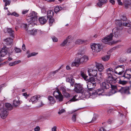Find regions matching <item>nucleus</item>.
I'll list each match as a JSON object with an SVG mask.
<instances>
[{"mask_svg": "<svg viewBox=\"0 0 131 131\" xmlns=\"http://www.w3.org/2000/svg\"><path fill=\"white\" fill-rule=\"evenodd\" d=\"M114 88L113 94L115 93L119 92L122 94H128L129 93V87H122L118 85H115L113 86Z\"/></svg>", "mask_w": 131, "mask_h": 131, "instance_id": "f257e3e1", "label": "nucleus"}, {"mask_svg": "<svg viewBox=\"0 0 131 131\" xmlns=\"http://www.w3.org/2000/svg\"><path fill=\"white\" fill-rule=\"evenodd\" d=\"M113 92V90L110 91L109 92H105L103 89H98L96 91H93L92 92V95H106L108 96L112 95V92Z\"/></svg>", "mask_w": 131, "mask_h": 131, "instance_id": "f03ea898", "label": "nucleus"}, {"mask_svg": "<svg viewBox=\"0 0 131 131\" xmlns=\"http://www.w3.org/2000/svg\"><path fill=\"white\" fill-rule=\"evenodd\" d=\"M113 72H114V70H113V69L111 68H107L106 70L108 80L110 81V83H116L117 81V78L113 77L112 74Z\"/></svg>", "mask_w": 131, "mask_h": 131, "instance_id": "7ed1b4c3", "label": "nucleus"}, {"mask_svg": "<svg viewBox=\"0 0 131 131\" xmlns=\"http://www.w3.org/2000/svg\"><path fill=\"white\" fill-rule=\"evenodd\" d=\"M38 18L37 13L34 11H32L29 14L26 20L27 22L30 21H37Z\"/></svg>", "mask_w": 131, "mask_h": 131, "instance_id": "20e7f679", "label": "nucleus"}, {"mask_svg": "<svg viewBox=\"0 0 131 131\" xmlns=\"http://www.w3.org/2000/svg\"><path fill=\"white\" fill-rule=\"evenodd\" d=\"M0 105V116L2 119L6 118L8 114V112L5 109L4 104Z\"/></svg>", "mask_w": 131, "mask_h": 131, "instance_id": "39448f33", "label": "nucleus"}, {"mask_svg": "<svg viewBox=\"0 0 131 131\" xmlns=\"http://www.w3.org/2000/svg\"><path fill=\"white\" fill-rule=\"evenodd\" d=\"M56 89V91H55L53 92V95L57 100H58L60 102H62L63 100V96L60 92L58 88H57Z\"/></svg>", "mask_w": 131, "mask_h": 131, "instance_id": "423d86ee", "label": "nucleus"}, {"mask_svg": "<svg viewBox=\"0 0 131 131\" xmlns=\"http://www.w3.org/2000/svg\"><path fill=\"white\" fill-rule=\"evenodd\" d=\"M107 82H103L102 84L101 85L102 88L103 89H108L110 86L112 89L111 91L114 90V88L113 86H115V85H113L112 84H114L115 83H110V81L108 80L107 79Z\"/></svg>", "mask_w": 131, "mask_h": 131, "instance_id": "0eeeda50", "label": "nucleus"}, {"mask_svg": "<svg viewBox=\"0 0 131 131\" xmlns=\"http://www.w3.org/2000/svg\"><path fill=\"white\" fill-rule=\"evenodd\" d=\"M82 77L84 80L88 81V83L90 82L91 83H95V79L93 77L90 78L87 76L83 72L81 71L80 73Z\"/></svg>", "mask_w": 131, "mask_h": 131, "instance_id": "6e6552de", "label": "nucleus"}, {"mask_svg": "<svg viewBox=\"0 0 131 131\" xmlns=\"http://www.w3.org/2000/svg\"><path fill=\"white\" fill-rule=\"evenodd\" d=\"M113 34L111 33L110 35H108L102 40V42L105 44L108 45L111 44L112 43L110 41L112 40L113 37Z\"/></svg>", "mask_w": 131, "mask_h": 131, "instance_id": "1a4fd4ad", "label": "nucleus"}, {"mask_svg": "<svg viewBox=\"0 0 131 131\" xmlns=\"http://www.w3.org/2000/svg\"><path fill=\"white\" fill-rule=\"evenodd\" d=\"M74 90L77 93H83L84 91V88L80 84H77L75 85Z\"/></svg>", "mask_w": 131, "mask_h": 131, "instance_id": "9d476101", "label": "nucleus"}, {"mask_svg": "<svg viewBox=\"0 0 131 131\" xmlns=\"http://www.w3.org/2000/svg\"><path fill=\"white\" fill-rule=\"evenodd\" d=\"M124 66L123 65L116 67L114 69L115 73L119 75H121L124 72V69L123 68Z\"/></svg>", "mask_w": 131, "mask_h": 131, "instance_id": "9b49d317", "label": "nucleus"}, {"mask_svg": "<svg viewBox=\"0 0 131 131\" xmlns=\"http://www.w3.org/2000/svg\"><path fill=\"white\" fill-rule=\"evenodd\" d=\"M91 47L93 51L96 53L100 51L101 49V46L99 44L94 43L91 46Z\"/></svg>", "mask_w": 131, "mask_h": 131, "instance_id": "f8f14e48", "label": "nucleus"}, {"mask_svg": "<svg viewBox=\"0 0 131 131\" xmlns=\"http://www.w3.org/2000/svg\"><path fill=\"white\" fill-rule=\"evenodd\" d=\"M122 77L129 79L131 78V69H126Z\"/></svg>", "mask_w": 131, "mask_h": 131, "instance_id": "ddd939ff", "label": "nucleus"}, {"mask_svg": "<svg viewBox=\"0 0 131 131\" xmlns=\"http://www.w3.org/2000/svg\"><path fill=\"white\" fill-rule=\"evenodd\" d=\"M8 49L5 46H3L0 51V56L2 57H4L7 53Z\"/></svg>", "mask_w": 131, "mask_h": 131, "instance_id": "4468645a", "label": "nucleus"}, {"mask_svg": "<svg viewBox=\"0 0 131 131\" xmlns=\"http://www.w3.org/2000/svg\"><path fill=\"white\" fill-rule=\"evenodd\" d=\"M88 72L90 76L96 77L97 72L96 70L90 69L88 71Z\"/></svg>", "mask_w": 131, "mask_h": 131, "instance_id": "2eb2a0df", "label": "nucleus"}, {"mask_svg": "<svg viewBox=\"0 0 131 131\" xmlns=\"http://www.w3.org/2000/svg\"><path fill=\"white\" fill-rule=\"evenodd\" d=\"M40 99V96L39 95L31 97V99L29 100V102H32V104L36 103L38 100Z\"/></svg>", "mask_w": 131, "mask_h": 131, "instance_id": "dca6fc26", "label": "nucleus"}, {"mask_svg": "<svg viewBox=\"0 0 131 131\" xmlns=\"http://www.w3.org/2000/svg\"><path fill=\"white\" fill-rule=\"evenodd\" d=\"M77 59L78 62L80 64L83 63L84 62H86L88 59V58L87 56H84L81 58H77Z\"/></svg>", "mask_w": 131, "mask_h": 131, "instance_id": "f3484780", "label": "nucleus"}, {"mask_svg": "<svg viewBox=\"0 0 131 131\" xmlns=\"http://www.w3.org/2000/svg\"><path fill=\"white\" fill-rule=\"evenodd\" d=\"M87 88L90 91H92L95 88L96 85V83H91L90 82L88 83Z\"/></svg>", "mask_w": 131, "mask_h": 131, "instance_id": "a211bd4d", "label": "nucleus"}, {"mask_svg": "<svg viewBox=\"0 0 131 131\" xmlns=\"http://www.w3.org/2000/svg\"><path fill=\"white\" fill-rule=\"evenodd\" d=\"M47 17L46 16L41 17L39 18L38 20L41 24H44L47 22Z\"/></svg>", "mask_w": 131, "mask_h": 131, "instance_id": "6ab92c4d", "label": "nucleus"}, {"mask_svg": "<svg viewBox=\"0 0 131 131\" xmlns=\"http://www.w3.org/2000/svg\"><path fill=\"white\" fill-rule=\"evenodd\" d=\"M82 94V96L83 97L87 98L90 95H91V94H92V92H89L88 91H86L84 90V91L83 93Z\"/></svg>", "mask_w": 131, "mask_h": 131, "instance_id": "aec40b11", "label": "nucleus"}, {"mask_svg": "<svg viewBox=\"0 0 131 131\" xmlns=\"http://www.w3.org/2000/svg\"><path fill=\"white\" fill-rule=\"evenodd\" d=\"M6 43L5 44L7 45H11L13 41V40L10 38H7L4 40Z\"/></svg>", "mask_w": 131, "mask_h": 131, "instance_id": "412c9836", "label": "nucleus"}, {"mask_svg": "<svg viewBox=\"0 0 131 131\" xmlns=\"http://www.w3.org/2000/svg\"><path fill=\"white\" fill-rule=\"evenodd\" d=\"M95 66L96 68L98 69V71H102L104 69L103 66L101 64L96 63Z\"/></svg>", "mask_w": 131, "mask_h": 131, "instance_id": "4be33fe9", "label": "nucleus"}, {"mask_svg": "<svg viewBox=\"0 0 131 131\" xmlns=\"http://www.w3.org/2000/svg\"><path fill=\"white\" fill-rule=\"evenodd\" d=\"M54 13L51 10H48L47 12V18H52L54 14Z\"/></svg>", "mask_w": 131, "mask_h": 131, "instance_id": "5701e85b", "label": "nucleus"}, {"mask_svg": "<svg viewBox=\"0 0 131 131\" xmlns=\"http://www.w3.org/2000/svg\"><path fill=\"white\" fill-rule=\"evenodd\" d=\"M66 81L70 83L71 85L72 86L74 84V80L71 78H68L66 79Z\"/></svg>", "mask_w": 131, "mask_h": 131, "instance_id": "b1692460", "label": "nucleus"}, {"mask_svg": "<svg viewBox=\"0 0 131 131\" xmlns=\"http://www.w3.org/2000/svg\"><path fill=\"white\" fill-rule=\"evenodd\" d=\"M107 2V0H99V2L97 3V4L99 7H101L102 5L106 3Z\"/></svg>", "mask_w": 131, "mask_h": 131, "instance_id": "393cba45", "label": "nucleus"}, {"mask_svg": "<svg viewBox=\"0 0 131 131\" xmlns=\"http://www.w3.org/2000/svg\"><path fill=\"white\" fill-rule=\"evenodd\" d=\"M5 108L6 110H11L13 109L12 105L10 103H6L5 104Z\"/></svg>", "mask_w": 131, "mask_h": 131, "instance_id": "a878e982", "label": "nucleus"}, {"mask_svg": "<svg viewBox=\"0 0 131 131\" xmlns=\"http://www.w3.org/2000/svg\"><path fill=\"white\" fill-rule=\"evenodd\" d=\"M28 33L30 35H35L37 34V30L36 29H33L31 30H29L27 31Z\"/></svg>", "mask_w": 131, "mask_h": 131, "instance_id": "bb28decb", "label": "nucleus"}, {"mask_svg": "<svg viewBox=\"0 0 131 131\" xmlns=\"http://www.w3.org/2000/svg\"><path fill=\"white\" fill-rule=\"evenodd\" d=\"M99 74L96 78L97 80L98 81V82L100 83L102 81L103 77L102 75V73H100Z\"/></svg>", "mask_w": 131, "mask_h": 131, "instance_id": "cd10ccee", "label": "nucleus"}, {"mask_svg": "<svg viewBox=\"0 0 131 131\" xmlns=\"http://www.w3.org/2000/svg\"><path fill=\"white\" fill-rule=\"evenodd\" d=\"M123 3L124 5L125 8L126 9L128 8L130 5V2H129L127 0H124Z\"/></svg>", "mask_w": 131, "mask_h": 131, "instance_id": "c85d7f7f", "label": "nucleus"}, {"mask_svg": "<svg viewBox=\"0 0 131 131\" xmlns=\"http://www.w3.org/2000/svg\"><path fill=\"white\" fill-rule=\"evenodd\" d=\"M77 95H75L73 97L70 99L68 101L66 102V104H69L71 102H74L78 100V99H76V97H77Z\"/></svg>", "mask_w": 131, "mask_h": 131, "instance_id": "c756f323", "label": "nucleus"}, {"mask_svg": "<svg viewBox=\"0 0 131 131\" xmlns=\"http://www.w3.org/2000/svg\"><path fill=\"white\" fill-rule=\"evenodd\" d=\"M20 101H17L16 100H14L13 101V104L14 106L16 107L19 105L21 103Z\"/></svg>", "mask_w": 131, "mask_h": 131, "instance_id": "7c9ffc66", "label": "nucleus"}, {"mask_svg": "<svg viewBox=\"0 0 131 131\" xmlns=\"http://www.w3.org/2000/svg\"><path fill=\"white\" fill-rule=\"evenodd\" d=\"M7 31L11 36L13 37H14V31L12 30V28H7Z\"/></svg>", "mask_w": 131, "mask_h": 131, "instance_id": "2f4dec72", "label": "nucleus"}, {"mask_svg": "<svg viewBox=\"0 0 131 131\" xmlns=\"http://www.w3.org/2000/svg\"><path fill=\"white\" fill-rule=\"evenodd\" d=\"M20 60L16 61L13 62L9 63V65L10 66H13L20 62Z\"/></svg>", "mask_w": 131, "mask_h": 131, "instance_id": "473e14b6", "label": "nucleus"}, {"mask_svg": "<svg viewBox=\"0 0 131 131\" xmlns=\"http://www.w3.org/2000/svg\"><path fill=\"white\" fill-rule=\"evenodd\" d=\"M48 99L50 102V104H53L56 102L54 97L51 96H50L49 97Z\"/></svg>", "mask_w": 131, "mask_h": 131, "instance_id": "72a5a7b5", "label": "nucleus"}, {"mask_svg": "<svg viewBox=\"0 0 131 131\" xmlns=\"http://www.w3.org/2000/svg\"><path fill=\"white\" fill-rule=\"evenodd\" d=\"M70 36H69L67 38L66 40H64V41L60 44V46H64L67 42L68 39L71 38Z\"/></svg>", "mask_w": 131, "mask_h": 131, "instance_id": "f704fd0d", "label": "nucleus"}, {"mask_svg": "<svg viewBox=\"0 0 131 131\" xmlns=\"http://www.w3.org/2000/svg\"><path fill=\"white\" fill-rule=\"evenodd\" d=\"M62 9L61 7L60 6H57L54 8V11L56 13H57Z\"/></svg>", "mask_w": 131, "mask_h": 131, "instance_id": "c9c22d12", "label": "nucleus"}, {"mask_svg": "<svg viewBox=\"0 0 131 131\" xmlns=\"http://www.w3.org/2000/svg\"><path fill=\"white\" fill-rule=\"evenodd\" d=\"M115 30H116V31H114V36L115 37H118V36L119 35V30L118 29H116L114 28L113 29V31Z\"/></svg>", "mask_w": 131, "mask_h": 131, "instance_id": "e433bc0d", "label": "nucleus"}, {"mask_svg": "<svg viewBox=\"0 0 131 131\" xmlns=\"http://www.w3.org/2000/svg\"><path fill=\"white\" fill-rule=\"evenodd\" d=\"M80 63L78 62L77 59L76 60V61L73 62L71 64L72 66H78Z\"/></svg>", "mask_w": 131, "mask_h": 131, "instance_id": "4c0bfd02", "label": "nucleus"}, {"mask_svg": "<svg viewBox=\"0 0 131 131\" xmlns=\"http://www.w3.org/2000/svg\"><path fill=\"white\" fill-rule=\"evenodd\" d=\"M49 19V23L50 26H51L52 23L54 22V19L52 18H48Z\"/></svg>", "mask_w": 131, "mask_h": 131, "instance_id": "58836bf2", "label": "nucleus"}, {"mask_svg": "<svg viewBox=\"0 0 131 131\" xmlns=\"http://www.w3.org/2000/svg\"><path fill=\"white\" fill-rule=\"evenodd\" d=\"M85 41V40H81L80 39H78L75 41V43L77 44H80L84 42Z\"/></svg>", "mask_w": 131, "mask_h": 131, "instance_id": "ea45409f", "label": "nucleus"}, {"mask_svg": "<svg viewBox=\"0 0 131 131\" xmlns=\"http://www.w3.org/2000/svg\"><path fill=\"white\" fill-rule=\"evenodd\" d=\"M110 58V57L109 56H105L102 58V59L104 61H107Z\"/></svg>", "mask_w": 131, "mask_h": 131, "instance_id": "a19ab883", "label": "nucleus"}, {"mask_svg": "<svg viewBox=\"0 0 131 131\" xmlns=\"http://www.w3.org/2000/svg\"><path fill=\"white\" fill-rule=\"evenodd\" d=\"M116 24L119 27L121 26L122 25V23L121 20H118L116 21Z\"/></svg>", "mask_w": 131, "mask_h": 131, "instance_id": "79ce46f5", "label": "nucleus"}, {"mask_svg": "<svg viewBox=\"0 0 131 131\" xmlns=\"http://www.w3.org/2000/svg\"><path fill=\"white\" fill-rule=\"evenodd\" d=\"M63 94L66 98H68L71 97L69 94L67 92H64Z\"/></svg>", "mask_w": 131, "mask_h": 131, "instance_id": "37998d69", "label": "nucleus"}, {"mask_svg": "<svg viewBox=\"0 0 131 131\" xmlns=\"http://www.w3.org/2000/svg\"><path fill=\"white\" fill-rule=\"evenodd\" d=\"M37 54H38V53H37H37H36L35 52H32V53H31L30 54H28V56H27V57H28V58H29L31 56H36V55Z\"/></svg>", "mask_w": 131, "mask_h": 131, "instance_id": "c03bdc74", "label": "nucleus"}, {"mask_svg": "<svg viewBox=\"0 0 131 131\" xmlns=\"http://www.w3.org/2000/svg\"><path fill=\"white\" fill-rule=\"evenodd\" d=\"M131 25V24L129 23L125 22L123 23L122 26L126 27H130Z\"/></svg>", "mask_w": 131, "mask_h": 131, "instance_id": "a18cd8bd", "label": "nucleus"}, {"mask_svg": "<svg viewBox=\"0 0 131 131\" xmlns=\"http://www.w3.org/2000/svg\"><path fill=\"white\" fill-rule=\"evenodd\" d=\"M34 21H30L28 22H30L29 24V26L31 27V26H34L36 25V24L34 22Z\"/></svg>", "mask_w": 131, "mask_h": 131, "instance_id": "49530a36", "label": "nucleus"}, {"mask_svg": "<svg viewBox=\"0 0 131 131\" xmlns=\"http://www.w3.org/2000/svg\"><path fill=\"white\" fill-rule=\"evenodd\" d=\"M60 89L62 91L63 94V93H64V92H66V87L65 86H61L60 88Z\"/></svg>", "mask_w": 131, "mask_h": 131, "instance_id": "de8ad7c7", "label": "nucleus"}, {"mask_svg": "<svg viewBox=\"0 0 131 131\" xmlns=\"http://www.w3.org/2000/svg\"><path fill=\"white\" fill-rule=\"evenodd\" d=\"M77 115V114L76 113H74V114L73 116L72 117V121L74 122H75L76 121V116Z\"/></svg>", "mask_w": 131, "mask_h": 131, "instance_id": "09e8293b", "label": "nucleus"}, {"mask_svg": "<svg viewBox=\"0 0 131 131\" xmlns=\"http://www.w3.org/2000/svg\"><path fill=\"white\" fill-rule=\"evenodd\" d=\"M66 112L65 110L63 109H61L60 110L59 112H58V113L59 114H61L62 113L65 112Z\"/></svg>", "mask_w": 131, "mask_h": 131, "instance_id": "8fccbe9b", "label": "nucleus"}, {"mask_svg": "<svg viewBox=\"0 0 131 131\" xmlns=\"http://www.w3.org/2000/svg\"><path fill=\"white\" fill-rule=\"evenodd\" d=\"M14 50L15 52L16 53H18L20 52V49L19 48L16 47L15 48Z\"/></svg>", "mask_w": 131, "mask_h": 131, "instance_id": "3c124183", "label": "nucleus"}, {"mask_svg": "<svg viewBox=\"0 0 131 131\" xmlns=\"http://www.w3.org/2000/svg\"><path fill=\"white\" fill-rule=\"evenodd\" d=\"M11 15H14L16 17H18L19 16V15L17 14L16 12H14L11 14Z\"/></svg>", "mask_w": 131, "mask_h": 131, "instance_id": "603ef678", "label": "nucleus"}, {"mask_svg": "<svg viewBox=\"0 0 131 131\" xmlns=\"http://www.w3.org/2000/svg\"><path fill=\"white\" fill-rule=\"evenodd\" d=\"M11 3V1L10 0H8L5 3V6H7V5H9Z\"/></svg>", "mask_w": 131, "mask_h": 131, "instance_id": "864d4df0", "label": "nucleus"}, {"mask_svg": "<svg viewBox=\"0 0 131 131\" xmlns=\"http://www.w3.org/2000/svg\"><path fill=\"white\" fill-rule=\"evenodd\" d=\"M22 26L23 27L24 29L26 31H27V25L26 24H24L22 25Z\"/></svg>", "mask_w": 131, "mask_h": 131, "instance_id": "5fc2aeb1", "label": "nucleus"}, {"mask_svg": "<svg viewBox=\"0 0 131 131\" xmlns=\"http://www.w3.org/2000/svg\"><path fill=\"white\" fill-rule=\"evenodd\" d=\"M119 83L120 84L124 85L126 83V82L125 81H121L120 80L119 81Z\"/></svg>", "mask_w": 131, "mask_h": 131, "instance_id": "6e6d98bb", "label": "nucleus"}, {"mask_svg": "<svg viewBox=\"0 0 131 131\" xmlns=\"http://www.w3.org/2000/svg\"><path fill=\"white\" fill-rule=\"evenodd\" d=\"M52 39L54 42H57L58 41L57 38L55 37H52Z\"/></svg>", "mask_w": 131, "mask_h": 131, "instance_id": "4d7b16f0", "label": "nucleus"}, {"mask_svg": "<svg viewBox=\"0 0 131 131\" xmlns=\"http://www.w3.org/2000/svg\"><path fill=\"white\" fill-rule=\"evenodd\" d=\"M40 127L39 126H37L34 129V130L35 131H40Z\"/></svg>", "mask_w": 131, "mask_h": 131, "instance_id": "13d9d810", "label": "nucleus"}, {"mask_svg": "<svg viewBox=\"0 0 131 131\" xmlns=\"http://www.w3.org/2000/svg\"><path fill=\"white\" fill-rule=\"evenodd\" d=\"M122 18H121L122 19L123 21H126L127 20V18L126 16L124 15H123L122 16Z\"/></svg>", "mask_w": 131, "mask_h": 131, "instance_id": "bf43d9fd", "label": "nucleus"}, {"mask_svg": "<svg viewBox=\"0 0 131 131\" xmlns=\"http://www.w3.org/2000/svg\"><path fill=\"white\" fill-rule=\"evenodd\" d=\"M96 120V117H93L92 119V120L90 122H89V123H93L94 121Z\"/></svg>", "mask_w": 131, "mask_h": 131, "instance_id": "052dcab7", "label": "nucleus"}, {"mask_svg": "<svg viewBox=\"0 0 131 131\" xmlns=\"http://www.w3.org/2000/svg\"><path fill=\"white\" fill-rule=\"evenodd\" d=\"M28 11V10H24L22 11V13L23 14H25L27 13Z\"/></svg>", "mask_w": 131, "mask_h": 131, "instance_id": "680f3d73", "label": "nucleus"}, {"mask_svg": "<svg viewBox=\"0 0 131 131\" xmlns=\"http://www.w3.org/2000/svg\"><path fill=\"white\" fill-rule=\"evenodd\" d=\"M117 2L119 5H123V3L121 2V0H117Z\"/></svg>", "mask_w": 131, "mask_h": 131, "instance_id": "e2e57ef3", "label": "nucleus"}, {"mask_svg": "<svg viewBox=\"0 0 131 131\" xmlns=\"http://www.w3.org/2000/svg\"><path fill=\"white\" fill-rule=\"evenodd\" d=\"M99 131H106V130L104 127H102L100 128Z\"/></svg>", "mask_w": 131, "mask_h": 131, "instance_id": "0e129e2a", "label": "nucleus"}, {"mask_svg": "<svg viewBox=\"0 0 131 131\" xmlns=\"http://www.w3.org/2000/svg\"><path fill=\"white\" fill-rule=\"evenodd\" d=\"M130 27L128 29V32L129 33L131 34V25Z\"/></svg>", "mask_w": 131, "mask_h": 131, "instance_id": "69168bd1", "label": "nucleus"}, {"mask_svg": "<svg viewBox=\"0 0 131 131\" xmlns=\"http://www.w3.org/2000/svg\"><path fill=\"white\" fill-rule=\"evenodd\" d=\"M57 127L56 126H54L52 128V131H56Z\"/></svg>", "mask_w": 131, "mask_h": 131, "instance_id": "338daca9", "label": "nucleus"}, {"mask_svg": "<svg viewBox=\"0 0 131 131\" xmlns=\"http://www.w3.org/2000/svg\"><path fill=\"white\" fill-rule=\"evenodd\" d=\"M127 52L128 53L131 52V49L130 47L127 50Z\"/></svg>", "mask_w": 131, "mask_h": 131, "instance_id": "774afa93", "label": "nucleus"}]
</instances>
